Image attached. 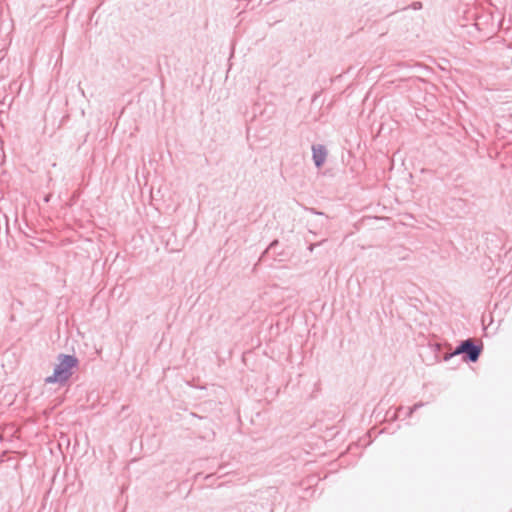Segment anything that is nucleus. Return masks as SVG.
Returning <instances> with one entry per match:
<instances>
[{
    "mask_svg": "<svg viewBox=\"0 0 512 512\" xmlns=\"http://www.w3.org/2000/svg\"><path fill=\"white\" fill-rule=\"evenodd\" d=\"M58 361L53 374L45 379V383H66L72 376V369L78 365V359L73 355L60 354Z\"/></svg>",
    "mask_w": 512,
    "mask_h": 512,
    "instance_id": "f257e3e1",
    "label": "nucleus"
},
{
    "mask_svg": "<svg viewBox=\"0 0 512 512\" xmlns=\"http://www.w3.org/2000/svg\"><path fill=\"white\" fill-rule=\"evenodd\" d=\"M482 352V345H477L473 339L469 338L461 341L460 344L455 348L453 353L446 355L445 360L455 356L464 354V359L468 362H476Z\"/></svg>",
    "mask_w": 512,
    "mask_h": 512,
    "instance_id": "f03ea898",
    "label": "nucleus"
},
{
    "mask_svg": "<svg viewBox=\"0 0 512 512\" xmlns=\"http://www.w3.org/2000/svg\"><path fill=\"white\" fill-rule=\"evenodd\" d=\"M312 158L317 168H320L326 161L327 150L323 145L312 146Z\"/></svg>",
    "mask_w": 512,
    "mask_h": 512,
    "instance_id": "7ed1b4c3",
    "label": "nucleus"
},
{
    "mask_svg": "<svg viewBox=\"0 0 512 512\" xmlns=\"http://www.w3.org/2000/svg\"><path fill=\"white\" fill-rule=\"evenodd\" d=\"M278 245V241L274 240L268 248L264 251L262 257L270 256L272 253H274L275 247Z\"/></svg>",
    "mask_w": 512,
    "mask_h": 512,
    "instance_id": "20e7f679",
    "label": "nucleus"
},
{
    "mask_svg": "<svg viewBox=\"0 0 512 512\" xmlns=\"http://www.w3.org/2000/svg\"><path fill=\"white\" fill-rule=\"evenodd\" d=\"M424 404L422 402H419V403H416L414 404L412 407L409 408V411H408V416H411L413 414V412H415L416 410H418L420 407H422Z\"/></svg>",
    "mask_w": 512,
    "mask_h": 512,
    "instance_id": "39448f33",
    "label": "nucleus"
},
{
    "mask_svg": "<svg viewBox=\"0 0 512 512\" xmlns=\"http://www.w3.org/2000/svg\"><path fill=\"white\" fill-rule=\"evenodd\" d=\"M413 10H420L422 9V3L420 1H415L410 6Z\"/></svg>",
    "mask_w": 512,
    "mask_h": 512,
    "instance_id": "423d86ee",
    "label": "nucleus"
},
{
    "mask_svg": "<svg viewBox=\"0 0 512 512\" xmlns=\"http://www.w3.org/2000/svg\"><path fill=\"white\" fill-rule=\"evenodd\" d=\"M51 197H52V195H51V194L46 195V196H45V198H44V201H45V202H49V201H50V199H51Z\"/></svg>",
    "mask_w": 512,
    "mask_h": 512,
    "instance_id": "0eeeda50",
    "label": "nucleus"
}]
</instances>
